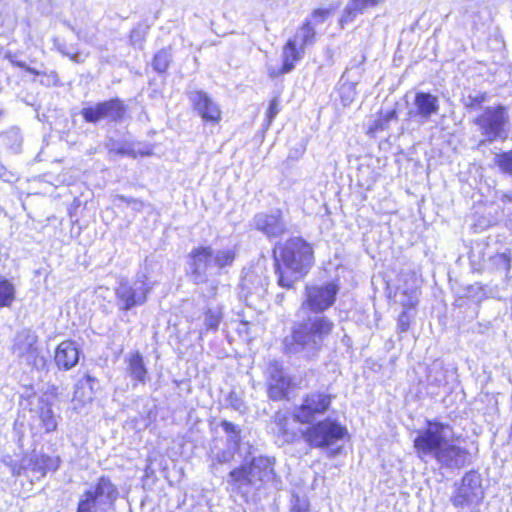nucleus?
<instances>
[{
  "mask_svg": "<svg viewBox=\"0 0 512 512\" xmlns=\"http://www.w3.org/2000/svg\"><path fill=\"white\" fill-rule=\"evenodd\" d=\"M503 199H504V200H507V201H509V202H512V194H508V193H507V194H505V195L503 196Z\"/></svg>",
  "mask_w": 512,
  "mask_h": 512,
  "instance_id": "nucleus-50",
  "label": "nucleus"
},
{
  "mask_svg": "<svg viewBox=\"0 0 512 512\" xmlns=\"http://www.w3.org/2000/svg\"><path fill=\"white\" fill-rule=\"evenodd\" d=\"M171 61V53L168 49H162L156 53L154 56L152 65L153 68L159 72L163 73L165 72L170 64Z\"/></svg>",
  "mask_w": 512,
  "mask_h": 512,
  "instance_id": "nucleus-32",
  "label": "nucleus"
},
{
  "mask_svg": "<svg viewBox=\"0 0 512 512\" xmlns=\"http://www.w3.org/2000/svg\"><path fill=\"white\" fill-rule=\"evenodd\" d=\"M483 499L481 477L476 472L466 473L451 496V502L458 512H480Z\"/></svg>",
  "mask_w": 512,
  "mask_h": 512,
  "instance_id": "nucleus-9",
  "label": "nucleus"
},
{
  "mask_svg": "<svg viewBox=\"0 0 512 512\" xmlns=\"http://www.w3.org/2000/svg\"><path fill=\"white\" fill-rule=\"evenodd\" d=\"M236 451L237 449H234L228 445L226 448L221 449L215 441L214 446L210 449V457L214 462L225 464L229 463L233 459Z\"/></svg>",
  "mask_w": 512,
  "mask_h": 512,
  "instance_id": "nucleus-28",
  "label": "nucleus"
},
{
  "mask_svg": "<svg viewBox=\"0 0 512 512\" xmlns=\"http://www.w3.org/2000/svg\"><path fill=\"white\" fill-rule=\"evenodd\" d=\"M253 226L269 238L278 237L286 230V225L281 219L280 211L271 214L259 213L255 215L253 218Z\"/></svg>",
  "mask_w": 512,
  "mask_h": 512,
  "instance_id": "nucleus-18",
  "label": "nucleus"
},
{
  "mask_svg": "<svg viewBox=\"0 0 512 512\" xmlns=\"http://www.w3.org/2000/svg\"><path fill=\"white\" fill-rule=\"evenodd\" d=\"M339 285L332 281L323 284L307 285L301 308L314 313H322L335 303Z\"/></svg>",
  "mask_w": 512,
  "mask_h": 512,
  "instance_id": "nucleus-12",
  "label": "nucleus"
},
{
  "mask_svg": "<svg viewBox=\"0 0 512 512\" xmlns=\"http://www.w3.org/2000/svg\"><path fill=\"white\" fill-rule=\"evenodd\" d=\"M211 289L212 291H215L217 289V283L215 281L211 282Z\"/></svg>",
  "mask_w": 512,
  "mask_h": 512,
  "instance_id": "nucleus-51",
  "label": "nucleus"
},
{
  "mask_svg": "<svg viewBox=\"0 0 512 512\" xmlns=\"http://www.w3.org/2000/svg\"><path fill=\"white\" fill-rule=\"evenodd\" d=\"M465 15L477 28L489 20L490 13L486 6L472 1L465 6Z\"/></svg>",
  "mask_w": 512,
  "mask_h": 512,
  "instance_id": "nucleus-24",
  "label": "nucleus"
},
{
  "mask_svg": "<svg viewBox=\"0 0 512 512\" xmlns=\"http://www.w3.org/2000/svg\"><path fill=\"white\" fill-rule=\"evenodd\" d=\"M315 37V30L311 21H307L295 34L292 41H297V45L304 49L306 45L312 44Z\"/></svg>",
  "mask_w": 512,
  "mask_h": 512,
  "instance_id": "nucleus-27",
  "label": "nucleus"
},
{
  "mask_svg": "<svg viewBox=\"0 0 512 512\" xmlns=\"http://www.w3.org/2000/svg\"><path fill=\"white\" fill-rule=\"evenodd\" d=\"M385 1L386 0H349L340 22L341 24L352 22L358 15L383 4Z\"/></svg>",
  "mask_w": 512,
  "mask_h": 512,
  "instance_id": "nucleus-22",
  "label": "nucleus"
},
{
  "mask_svg": "<svg viewBox=\"0 0 512 512\" xmlns=\"http://www.w3.org/2000/svg\"><path fill=\"white\" fill-rule=\"evenodd\" d=\"M475 123L479 126L484 141L493 142L507 137L508 114L503 106L487 108Z\"/></svg>",
  "mask_w": 512,
  "mask_h": 512,
  "instance_id": "nucleus-11",
  "label": "nucleus"
},
{
  "mask_svg": "<svg viewBox=\"0 0 512 512\" xmlns=\"http://www.w3.org/2000/svg\"><path fill=\"white\" fill-rule=\"evenodd\" d=\"M489 262L492 268L508 273L511 268V253L509 251L497 253L490 257Z\"/></svg>",
  "mask_w": 512,
  "mask_h": 512,
  "instance_id": "nucleus-31",
  "label": "nucleus"
},
{
  "mask_svg": "<svg viewBox=\"0 0 512 512\" xmlns=\"http://www.w3.org/2000/svg\"><path fill=\"white\" fill-rule=\"evenodd\" d=\"M398 327L401 332H406L409 329V316L406 312H402L398 319Z\"/></svg>",
  "mask_w": 512,
  "mask_h": 512,
  "instance_id": "nucleus-41",
  "label": "nucleus"
},
{
  "mask_svg": "<svg viewBox=\"0 0 512 512\" xmlns=\"http://www.w3.org/2000/svg\"><path fill=\"white\" fill-rule=\"evenodd\" d=\"M279 426H280V429L281 431L283 432V434L287 437L286 441H290L293 439L294 435L293 434H288L285 427H284V424L282 423V421L279 422Z\"/></svg>",
  "mask_w": 512,
  "mask_h": 512,
  "instance_id": "nucleus-48",
  "label": "nucleus"
},
{
  "mask_svg": "<svg viewBox=\"0 0 512 512\" xmlns=\"http://www.w3.org/2000/svg\"><path fill=\"white\" fill-rule=\"evenodd\" d=\"M11 353L20 364L37 371L47 370L48 360L39 347L38 336L30 329H22L15 334Z\"/></svg>",
  "mask_w": 512,
  "mask_h": 512,
  "instance_id": "nucleus-6",
  "label": "nucleus"
},
{
  "mask_svg": "<svg viewBox=\"0 0 512 512\" xmlns=\"http://www.w3.org/2000/svg\"><path fill=\"white\" fill-rule=\"evenodd\" d=\"M128 373L130 377L144 384L147 378V368L144 364L142 355L135 352L130 355L128 360Z\"/></svg>",
  "mask_w": 512,
  "mask_h": 512,
  "instance_id": "nucleus-25",
  "label": "nucleus"
},
{
  "mask_svg": "<svg viewBox=\"0 0 512 512\" xmlns=\"http://www.w3.org/2000/svg\"><path fill=\"white\" fill-rule=\"evenodd\" d=\"M228 405L240 413H244L246 406L238 393L231 391L227 397Z\"/></svg>",
  "mask_w": 512,
  "mask_h": 512,
  "instance_id": "nucleus-37",
  "label": "nucleus"
},
{
  "mask_svg": "<svg viewBox=\"0 0 512 512\" xmlns=\"http://www.w3.org/2000/svg\"><path fill=\"white\" fill-rule=\"evenodd\" d=\"M106 146L110 157L120 155L136 158L138 155L148 156L151 154L150 151L136 150L133 145L127 141H115L111 139Z\"/></svg>",
  "mask_w": 512,
  "mask_h": 512,
  "instance_id": "nucleus-23",
  "label": "nucleus"
},
{
  "mask_svg": "<svg viewBox=\"0 0 512 512\" xmlns=\"http://www.w3.org/2000/svg\"><path fill=\"white\" fill-rule=\"evenodd\" d=\"M440 110V102L437 96L428 92H417L413 107L408 112L409 119L418 124L428 122L432 116L438 114Z\"/></svg>",
  "mask_w": 512,
  "mask_h": 512,
  "instance_id": "nucleus-16",
  "label": "nucleus"
},
{
  "mask_svg": "<svg viewBox=\"0 0 512 512\" xmlns=\"http://www.w3.org/2000/svg\"><path fill=\"white\" fill-rule=\"evenodd\" d=\"M266 284V278L258 275L256 271H248L243 276L242 287L243 289H246L249 293L264 290Z\"/></svg>",
  "mask_w": 512,
  "mask_h": 512,
  "instance_id": "nucleus-26",
  "label": "nucleus"
},
{
  "mask_svg": "<svg viewBox=\"0 0 512 512\" xmlns=\"http://www.w3.org/2000/svg\"><path fill=\"white\" fill-rule=\"evenodd\" d=\"M54 361L61 370H70L75 367L79 361V349L76 343L71 340L61 342L55 350Z\"/></svg>",
  "mask_w": 512,
  "mask_h": 512,
  "instance_id": "nucleus-19",
  "label": "nucleus"
},
{
  "mask_svg": "<svg viewBox=\"0 0 512 512\" xmlns=\"http://www.w3.org/2000/svg\"><path fill=\"white\" fill-rule=\"evenodd\" d=\"M24 466L30 469L36 478H42L49 471H55L59 467V458L44 454H33L29 459L23 460Z\"/></svg>",
  "mask_w": 512,
  "mask_h": 512,
  "instance_id": "nucleus-20",
  "label": "nucleus"
},
{
  "mask_svg": "<svg viewBox=\"0 0 512 512\" xmlns=\"http://www.w3.org/2000/svg\"><path fill=\"white\" fill-rule=\"evenodd\" d=\"M129 207H131L134 211L139 212L143 209L144 203L141 200L134 199L133 201H131V205Z\"/></svg>",
  "mask_w": 512,
  "mask_h": 512,
  "instance_id": "nucleus-44",
  "label": "nucleus"
},
{
  "mask_svg": "<svg viewBox=\"0 0 512 512\" xmlns=\"http://www.w3.org/2000/svg\"><path fill=\"white\" fill-rule=\"evenodd\" d=\"M189 99L204 121L212 123L220 121L221 110L219 106L205 92H190Z\"/></svg>",
  "mask_w": 512,
  "mask_h": 512,
  "instance_id": "nucleus-17",
  "label": "nucleus"
},
{
  "mask_svg": "<svg viewBox=\"0 0 512 512\" xmlns=\"http://www.w3.org/2000/svg\"><path fill=\"white\" fill-rule=\"evenodd\" d=\"M333 329L334 323L325 315L310 316L294 325L292 335L285 339V350L291 355L311 358L321 350Z\"/></svg>",
  "mask_w": 512,
  "mask_h": 512,
  "instance_id": "nucleus-3",
  "label": "nucleus"
},
{
  "mask_svg": "<svg viewBox=\"0 0 512 512\" xmlns=\"http://www.w3.org/2000/svg\"><path fill=\"white\" fill-rule=\"evenodd\" d=\"M279 111H280V108H279L278 98H273L270 101V104H269V107H268V110H267V113H266V116H267V119H268V125L271 124V122L276 117V115L279 113Z\"/></svg>",
  "mask_w": 512,
  "mask_h": 512,
  "instance_id": "nucleus-39",
  "label": "nucleus"
},
{
  "mask_svg": "<svg viewBox=\"0 0 512 512\" xmlns=\"http://www.w3.org/2000/svg\"><path fill=\"white\" fill-rule=\"evenodd\" d=\"M452 428L441 422L428 421L427 428L419 432L414 440L418 456L435 458L441 465L449 468H460L465 465L467 452L453 444Z\"/></svg>",
  "mask_w": 512,
  "mask_h": 512,
  "instance_id": "nucleus-1",
  "label": "nucleus"
},
{
  "mask_svg": "<svg viewBox=\"0 0 512 512\" xmlns=\"http://www.w3.org/2000/svg\"><path fill=\"white\" fill-rule=\"evenodd\" d=\"M291 512H309L308 504L305 501H301L297 498L291 509Z\"/></svg>",
  "mask_w": 512,
  "mask_h": 512,
  "instance_id": "nucleus-43",
  "label": "nucleus"
},
{
  "mask_svg": "<svg viewBox=\"0 0 512 512\" xmlns=\"http://www.w3.org/2000/svg\"><path fill=\"white\" fill-rule=\"evenodd\" d=\"M26 71L31 73V74H34V75H39L40 74L39 71H37L35 68H32L30 66H27Z\"/></svg>",
  "mask_w": 512,
  "mask_h": 512,
  "instance_id": "nucleus-49",
  "label": "nucleus"
},
{
  "mask_svg": "<svg viewBox=\"0 0 512 512\" xmlns=\"http://www.w3.org/2000/svg\"><path fill=\"white\" fill-rule=\"evenodd\" d=\"M275 459L266 456L253 457L250 463L242 464L230 471L227 483L232 491L248 497L260 490L275 477Z\"/></svg>",
  "mask_w": 512,
  "mask_h": 512,
  "instance_id": "nucleus-4",
  "label": "nucleus"
},
{
  "mask_svg": "<svg viewBox=\"0 0 512 512\" xmlns=\"http://www.w3.org/2000/svg\"><path fill=\"white\" fill-rule=\"evenodd\" d=\"M14 300V285L9 280L0 277V307H10Z\"/></svg>",
  "mask_w": 512,
  "mask_h": 512,
  "instance_id": "nucleus-30",
  "label": "nucleus"
},
{
  "mask_svg": "<svg viewBox=\"0 0 512 512\" xmlns=\"http://www.w3.org/2000/svg\"><path fill=\"white\" fill-rule=\"evenodd\" d=\"M332 396L322 392H313L306 396L303 403L294 409V418L301 423H311L316 416L324 414L331 404Z\"/></svg>",
  "mask_w": 512,
  "mask_h": 512,
  "instance_id": "nucleus-14",
  "label": "nucleus"
},
{
  "mask_svg": "<svg viewBox=\"0 0 512 512\" xmlns=\"http://www.w3.org/2000/svg\"><path fill=\"white\" fill-rule=\"evenodd\" d=\"M397 118V112L396 110H390L385 113L381 114V126L383 127L384 124H388L390 121Z\"/></svg>",
  "mask_w": 512,
  "mask_h": 512,
  "instance_id": "nucleus-42",
  "label": "nucleus"
},
{
  "mask_svg": "<svg viewBox=\"0 0 512 512\" xmlns=\"http://www.w3.org/2000/svg\"><path fill=\"white\" fill-rule=\"evenodd\" d=\"M304 49H301L299 45H297V41H292L291 39L286 43L283 48L282 58L283 65L279 71L275 69H269V74L271 77H278L279 75L289 73L293 70L294 65L298 62L303 56Z\"/></svg>",
  "mask_w": 512,
  "mask_h": 512,
  "instance_id": "nucleus-21",
  "label": "nucleus"
},
{
  "mask_svg": "<svg viewBox=\"0 0 512 512\" xmlns=\"http://www.w3.org/2000/svg\"><path fill=\"white\" fill-rule=\"evenodd\" d=\"M220 426L227 435V445L238 450L239 444L241 442V430L239 426L226 420H223Z\"/></svg>",
  "mask_w": 512,
  "mask_h": 512,
  "instance_id": "nucleus-29",
  "label": "nucleus"
},
{
  "mask_svg": "<svg viewBox=\"0 0 512 512\" xmlns=\"http://www.w3.org/2000/svg\"><path fill=\"white\" fill-rule=\"evenodd\" d=\"M347 434V429L337 421L325 419L308 427L303 432L306 443L314 448L327 449L329 456L339 453L340 447L334 449Z\"/></svg>",
  "mask_w": 512,
  "mask_h": 512,
  "instance_id": "nucleus-7",
  "label": "nucleus"
},
{
  "mask_svg": "<svg viewBox=\"0 0 512 512\" xmlns=\"http://www.w3.org/2000/svg\"><path fill=\"white\" fill-rule=\"evenodd\" d=\"M8 58H9L10 62H11L14 66H17V67H19V68H22V69L26 70V68H27V66H28V65H27L25 62H23V61H19V60H16V59H15L14 57H12V56H8Z\"/></svg>",
  "mask_w": 512,
  "mask_h": 512,
  "instance_id": "nucleus-45",
  "label": "nucleus"
},
{
  "mask_svg": "<svg viewBox=\"0 0 512 512\" xmlns=\"http://www.w3.org/2000/svg\"><path fill=\"white\" fill-rule=\"evenodd\" d=\"M416 292L411 291V297L408 302H403L402 304L407 307H413L416 304L417 298H416Z\"/></svg>",
  "mask_w": 512,
  "mask_h": 512,
  "instance_id": "nucleus-46",
  "label": "nucleus"
},
{
  "mask_svg": "<svg viewBox=\"0 0 512 512\" xmlns=\"http://www.w3.org/2000/svg\"><path fill=\"white\" fill-rule=\"evenodd\" d=\"M485 101L484 94L469 95L465 98V105L470 108H475Z\"/></svg>",
  "mask_w": 512,
  "mask_h": 512,
  "instance_id": "nucleus-40",
  "label": "nucleus"
},
{
  "mask_svg": "<svg viewBox=\"0 0 512 512\" xmlns=\"http://www.w3.org/2000/svg\"><path fill=\"white\" fill-rule=\"evenodd\" d=\"M222 319V311L219 307L209 308L205 313L204 324L207 329L216 330Z\"/></svg>",
  "mask_w": 512,
  "mask_h": 512,
  "instance_id": "nucleus-34",
  "label": "nucleus"
},
{
  "mask_svg": "<svg viewBox=\"0 0 512 512\" xmlns=\"http://www.w3.org/2000/svg\"><path fill=\"white\" fill-rule=\"evenodd\" d=\"M126 113V106L119 99H111L99 102L95 105L84 107L81 115L88 123L96 124L100 121L120 122Z\"/></svg>",
  "mask_w": 512,
  "mask_h": 512,
  "instance_id": "nucleus-13",
  "label": "nucleus"
},
{
  "mask_svg": "<svg viewBox=\"0 0 512 512\" xmlns=\"http://www.w3.org/2000/svg\"><path fill=\"white\" fill-rule=\"evenodd\" d=\"M278 284L292 288L293 284L306 275L313 264V249L302 238L288 239L274 250Z\"/></svg>",
  "mask_w": 512,
  "mask_h": 512,
  "instance_id": "nucleus-2",
  "label": "nucleus"
},
{
  "mask_svg": "<svg viewBox=\"0 0 512 512\" xmlns=\"http://www.w3.org/2000/svg\"><path fill=\"white\" fill-rule=\"evenodd\" d=\"M495 163L503 173L512 175V150L497 154L495 156Z\"/></svg>",
  "mask_w": 512,
  "mask_h": 512,
  "instance_id": "nucleus-35",
  "label": "nucleus"
},
{
  "mask_svg": "<svg viewBox=\"0 0 512 512\" xmlns=\"http://www.w3.org/2000/svg\"><path fill=\"white\" fill-rule=\"evenodd\" d=\"M153 284L144 273H138L135 280H121L115 289L116 306L121 311H130L146 303Z\"/></svg>",
  "mask_w": 512,
  "mask_h": 512,
  "instance_id": "nucleus-10",
  "label": "nucleus"
},
{
  "mask_svg": "<svg viewBox=\"0 0 512 512\" xmlns=\"http://www.w3.org/2000/svg\"><path fill=\"white\" fill-rule=\"evenodd\" d=\"M330 12L331 11L329 9H317V10H315L313 12L312 18L310 20L312 25L323 23L329 17Z\"/></svg>",
  "mask_w": 512,
  "mask_h": 512,
  "instance_id": "nucleus-38",
  "label": "nucleus"
},
{
  "mask_svg": "<svg viewBox=\"0 0 512 512\" xmlns=\"http://www.w3.org/2000/svg\"><path fill=\"white\" fill-rule=\"evenodd\" d=\"M190 275L194 283L201 284L210 281L214 275L213 269L218 272L233 265L237 257L235 246L214 250L211 246L193 248L189 254Z\"/></svg>",
  "mask_w": 512,
  "mask_h": 512,
  "instance_id": "nucleus-5",
  "label": "nucleus"
},
{
  "mask_svg": "<svg viewBox=\"0 0 512 512\" xmlns=\"http://www.w3.org/2000/svg\"><path fill=\"white\" fill-rule=\"evenodd\" d=\"M146 34H147V29L145 27H143L141 25L135 27L130 32V37H129L130 43L133 46H138L139 48H141L142 44L145 40Z\"/></svg>",
  "mask_w": 512,
  "mask_h": 512,
  "instance_id": "nucleus-36",
  "label": "nucleus"
},
{
  "mask_svg": "<svg viewBox=\"0 0 512 512\" xmlns=\"http://www.w3.org/2000/svg\"><path fill=\"white\" fill-rule=\"evenodd\" d=\"M265 376L269 398L274 401L286 398L292 382L282 366L276 361L270 362L266 368Z\"/></svg>",
  "mask_w": 512,
  "mask_h": 512,
  "instance_id": "nucleus-15",
  "label": "nucleus"
},
{
  "mask_svg": "<svg viewBox=\"0 0 512 512\" xmlns=\"http://www.w3.org/2000/svg\"><path fill=\"white\" fill-rule=\"evenodd\" d=\"M40 420L46 432H53L56 430L58 422L50 407L46 406L41 409Z\"/></svg>",
  "mask_w": 512,
  "mask_h": 512,
  "instance_id": "nucleus-33",
  "label": "nucleus"
},
{
  "mask_svg": "<svg viewBox=\"0 0 512 512\" xmlns=\"http://www.w3.org/2000/svg\"><path fill=\"white\" fill-rule=\"evenodd\" d=\"M119 496L117 487L107 477H101L80 497L77 512H109Z\"/></svg>",
  "mask_w": 512,
  "mask_h": 512,
  "instance_id": "nucleus-8",
  "label": "nucleus"
},
{
  "mask_svg": "<svg viewBox=\"0 0 512 512\" xmlns=\"http://www.w3.org/2000/svg\"><path fill=\"white\" fill-rule=\"evenodd\" d=\"M135 198L126 197L124 195H117L116 200H119L122 203H125L127 206L131 205V201H133Z\"/></svg>",
  "mask_w": 512,
  "mask_h": 512,
  "instance_id": "nucleus-47",
  "label": "nucleus"
}]
</instances>
